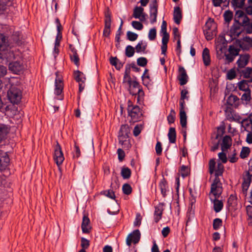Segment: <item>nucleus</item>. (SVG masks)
<instances>
[{
  "instance_id": "obj_26",
  "label": "nucleus",
  "mask_w": 252,
  "mask_h": 252,
  "mask_svg": "<svg viewBox=\"0 0 252 252\" xmlns=\"http://www.w3.org/2000/svg\"><path fill=\"white\" fill-rule=\"evenodd\" d=\"M202 59L204 65L208 66L210 64L211 59L210 56V51L207 48H205L202 52Z\"/></svg>"
},
{
  "instance_id": "obj_54",
  "label": "nucleus",
  "mask_w": 252,
  "mask_h": 252,
  "mask_svg": "<svg viewBox=\"0 0 252 252\" xmlns=\"http://www.w3.org/2000/svg\"><path fill=\"white\" fill-rule=\"evenodd\" d=\"M81 246L82 249L85 250L88 249L90 246V241L85 238H82L81 239Z\"/></svg>"
},
{
  "instance_id": "obj_60",
  "label": "nucleus",
  "mask_w": 252,
  "mask_h": 252,
  "mask_svg": "<svg viewBox=\"0 0 252 252\" xmlns=\"http://www.w3.org/2000/svg\"><path fill=\"white\" fill-rule=\"evenodd\" d=\"M209 172L210 174H213L215 171V168L216 165V162L214 159H211L209 161Z\"/></svg>"
},
{
  "instance_id": "obj_38",
  "label": "nucleus",
  "mask_w": 252,
  "mask_h": 252,
  "mask_svg": "<svg viewBox=\"0 0 252 252\" xmlns=\"http://www.w3.org/2000/svg\"><path fill=\"white\" fill-rule=\"evenodd\" d=\"M100 194L105 195L112 199H114L116 197L114 192L111 189L103 190L100 192Z\"/></svg>"
},
{
  "instance_id": "obj_41",
  "label": "nucleus",
  "mask_w": 252,
  "mask_h": 252,
  "mask_svg": "<svg viewBox=\"0 0 252 252\" xmlns=\"http://www.w3.org/2000/svg\"><path fill=\"white\" fill-rule=\"evenodd\" d=\"M212 28H215V23L214 21V20L209 18L207 21L206 22L205 26V30H212Z\"/></svg>"
},
{
  "instance_id": "obj_22",
  "label": "nucleus",
  "mask_w": 252,
  "mask_h": 252,
  "mask_svg": "<svg viewBox=\"0 0 252 252\" xmlns=\"http://www.w3.org/2000/svg\"><path fill=\"white\" fill-rule=\"evenodd\" d=\"M232 139L230 136L225 135L222 139V143L221 144V149L222 151L224 152L227 151L231 146Z\"/></svg>"
},
{
  "instance_id": "obj_15",
  "label": "nucleus",
  "mask_w": 252,
  "mask_h": 252,
  "mask_svg": "<svg viewBox=\"0 0 252 252\" xmlns=\"http://www.w3.org/2000/svg\"><path fill=\"white\" fill-rule=\"evenodd\" d=\"M8 67L10 70L16 74L21 71L23 69L22 63L18 61L9 63Z\"/></svg>"
},
{
  "instance_id": "obj_39",
  "label": "nucleus",
  "mask_w": 252,
  "mask_h": 252,
  "mask_svg": "<svg viewBox=\"0 0 252 252\" xmlns=\"http://www.w3.org/2000/svg\"><path fill=\"white\" fill-rule=\"evenodd\" d=\"M158 14L157 9H150V22L151 24H154L157 21V17Z\"/></svg>"
},
{
  "instance_id": "obj_57",
  "label": "nucleus",
  "mask_w": 252,
  "mask_h": 252,
  "mask_svg": "<svg viewBox=\"0 0 252 252\" xmlns=\"http://www.w3.org/2000/svg\"><path fill=\"white\" fill-rule=\"evenodd\" d=\"M137 64L141 66H145L147 64V60L146 58L140 57L137 60Z\"/></svg>"
},
{
  "instance_id": "obj_3",
  "label": "nucleus",
  "mask_w": 252,
  "mask_h": 252,
  "mask_svg": "<svg viewBox=\"0 0 252 252\" xmlns=\"http://www.w3.org/2000/svg\"><path fill=\"white\" fill-rule=\"evenodd\" d=\"M232 120L241 125V126H252V113L249 117H245L235 114L232 116Z\"/></svg>"
},
{
  "instance_id": "obj_25",
  "label": "nucleus",
  "mask_w": 252,
  "mask_h": 252,
  "mask_svg": "<svg viewBox=\"0 0 252 252\" xmlns=\"http://www.w3.org/2000/svg\"><path fill=\"white\" fill-rule=\"evenodd\" d=\"M173 17L175 23L179 24L182 18V15L181 10L179 6L174 7Z\"/></svg>"
},
{
  "instance_id": "obj_32",
  "label": "nucleus",
  "mask_w": 252,
  "mask_h": 252,
  "mask_svg": "<svg viewBox=\"0 0 252 252\" xmlns=\"http://www.w3.org/2000/svg\"><path fill=\"white\" fill-rule=\"evenodd\" d=\"M168 137L170 143H175L176 140V132L174 127H171L170 128L168 133Z\"/></svg>"
},
{
  "instance_id": "obj_43",
  "label": "nucleus",
  "mask_w": 252,
  "mask_h": 252,
  "mask_svg": "<svg viewBox=\"0 0 252 252\" xmlns=\"http://www.w3.org/2000/svg\"><path fill=\"white\" fill-rule=\"evenodd\" d=\"M224 171V166L219 162L217 164V168L215 170V175L221 176Z\"/></svg>"
},
{
  "instance_id": "obj_44",
  "label": "nucleus",
  "mask_w": 252,
  "mask_h": 252,
  "mask_svg": "<svg viewBox=\"0 0 252 252\" xmlns=\"http://www.w3.org/2000/svg\"><path fill=\"white\" fill-rule=\"evenodd\" d=\"M222 221L220 219L216 218L213 220V228L215 230H218L220 227L222 226Z\"/></svg>"
},
{
  "instance_id": "obj_59",
  "label": "nucleus",
  "mask_w": 252,
  "mask_h": 252,
  "mask_svg": "<svg viewBox=\"0 0 252 252\" xmlns=\"http://www.w3.org/2000/svg\"><path fill=\"white\" fill-rule=\"evenodd\" d=\"M131 25L134 29L137 30H141L143 28L142 24L138 21H133L132 22Z\"/></svg>"
},
{
  "instance_id": "obj_51",
  "label": "nucleus",
  "mask_w": 252,
  "mask_h": 252,
  "mask_svg": "<svg viewBox=\"0 0 252 252\" xmlns=\"http://www.w3.org/2000/svg\"><path fill=\"white\" fill-rule=\"evenodd\" d=\"M176 113L174 110L171 109L170 114L167 116V120L169 125L174 123L175 119Z\"/></svg>"
},
{
  "instance_id": "obj_2",
  "label": "nucleus",
  "mask_w": 252,
  "mask_h": 252,
  "mask_svg": "<svg viewBox=\"0 0 252 252\" xmlns=\"http://www.w3.org/2000/svg\"><path fill=\"white\" fill-rule=\"evenodd\" d=\"M127 112L133 122L140 121L142 118V113L140 108L138 106L133 105L130 100L127 101Z\"/></svg>"
},
{
  "instance_id": "obj_40",
  "label": "nucleus",
  "mask_w": 252,
  "mask_h": 252,
  "mask_svg": "<svg viewBox=\"0 0 252 252\" xmlns=\"http://www.w3.org/2000/svg\"><path fill=\"white\" fill-rule=\"evenodd\" d=\"M242 73L244 78L250 79L252 76V68L247 67L242 70Z\"/></svg>"
},
{
  "instance_id": "obj_7",
  "label": "nucleus",
  "mask_w": 252,
  "mask_h": 252,
  "mask_svg": "<svg viewBox=\"0 0 252 252\" xmlns=\"http://www.w3.org/2000/svg\"><path fill=\"white\" fill-rule=\"evenodd\" d=\"M140 231L138 229L134 230L127 236L126 239V245L130 246L132 242L134 244L137 243L140 240Z\"/></svg>"
},
{
  "instance_id": "obj_58",
  "label": "nucleus",
  "mask_w": 252,
  "mask_h": 252,
  "mask_svg": "<svg viewBox=\"0 0 252 252\" xmlns=\"http://www.w3.org/2000/svg\"><path fill=\"white\" fill-rule=\"evenodd\" d=\"M189 172L188 167L185 165H182L181 168V174L183 177L187 176Z\"/></svg>"
},
{
  "instance_id": "obj_50",
  "label": "nucleus",
  "mask_w": 252,
  "mask_h": 252,
  "mask_svg": "<svg viewBox=\"0 0 252 252\" xmlns=\"http://www.w3.org/2000/svg\"><path fill=\"white\" fill-rule=\"evenodd\" d=\"M127 38L131 41L136 40L138 37V34L130 31H128L126 33Z\"/></svg>"
},
{
  "instance_id": "obj_47",
  "label": "nucleus",
  "mask_w": 252,
  "mask_h": 252,
  "mask_svg": "<svg viewBox=\"0 0 252 252\" xmlns=\"http://www.w3.org/2000/svg\"><path fill=\"white\" fill-rule=\"evenodd\" d=\"M223 17L225 22L227 23L230 22L231 21L233 17L232 12L229 10H227L225 11V12L223 14Z\"/></svg>"
},
{
  "instance_id": "obj_37",
  "label": "nucleus",
  "mask_w": 252,
  "mask_h": 252,
  "mask_svg": "<svg viewBox=\"0 0 252 252\" xmlns=\"http://www.w3.org/2000/svg\"><path fill=\"white\" fill-rule=\"evenodd\" d=\"M135 53V48L131 45H127L126 48L125 54L128 58L132 57Z\"/></svg>"
},
{
  "instance_id": "obj_56",
  "label": "nucleus",
  "mask_w": 252,
  "mask_h": 252,
  "mask_svg": "<svg viewBox=\"0 0 252 252\" xmlns=\"http://www.w3.org/2000/svg\"><path fill=\"white\" fill-rule=\"evenodd\" d=\"M157 35L156 29L155 28L151 29L148 33V37L150 40H154Z\"/></svg>"
},
{
  "instance_id": "obj_30",
  "label": "nucleus",
  "mask_w": 252,
  "mask_h": 252,
  "mask_svg": "<svg viewBox=\"0 0 252 252\" xmlns=\"http://www.w3.org/2000/svg\"><path fill=\"white\" fill-rule=\"evenodd\" d=\"M249 83H251V82H249V80H243L239 82L238 83V87L239 90L245 92L251 91L249 89Z\"/></svg>"
},
{
  "instance_id": "obj_62",
  "label": "nucleus",
  "mask_w": 252,
  "mask_h": 252,
  "mask_svg": "<svg viewBox=\"0 0 252 252\" xmlns=\"http://www.w3.org/2000/svg\"><path fill=\"white\" fill-rule=\"evenodd\" d=\"M213 30H204V33L205 35L206 38L207 40H210L213 38V34L212 32Z\"/></svg>"
},
{
  "instance_id": "obj_35",
  "label": "nucleus",
  "mask_w": 252,
  "mask_h": 252,
  "mask_svg": "<svg viewBox=\"0 0 252 252\" xmlns=\"http://www.w3.org/2000/svg\"><path fill=\"white\" fill-rule=\"evenodd\" d=\"M251 99V91L245 92V93L242 94L241 98L242 102L246 105L250 103Z\"/></svg>"
},
{
  "instance_id": "obj_9",
  "label": "nucleus",
  "mask_w": 252,
  "mask_h": 252,
  "mask_svg": "<svg viewBox=\"0 0 252 252\" xmlns=\"http://www.w3.org/2000/svg\"><path fill=\"white\" fill-rule=\"evenodd\" d=\"M245 26L240 23L234 22L230 30L231 36L234 38L238 37L242 32V26Z\"/></svg>"
},
{
  "instance_id": "obj_16",
  "label": "nucleus",
  "mask_w": 252,
  "mask_h": 252,
  "mask_svg": "<svg viewBox=\"0 0 252 252\" xmlns=\"http://www.w3.org/2000/svg\"><path fill=\"white\" fill-rule=\"evenodd\" d=\"M163 203H159L156 207L154 213V220L157 223L161 219L163 211Z\"/></svg>"
},
{
  "instance_id": "obj_5",
  "label": "nucleus",
  "mask_w": 252,
  "mask_h": 252,
  "mask_svg": "<svg viewBox=\"0 0 252 252\" xmlns=\"http://www.w3.org/2000/svg\"><path fill=\"white\" fill-rule=\"evenodd\" d=\"M54 159L58 165L62 164L64 159L61 147L58 142L54 148Z\"/></svg>"
},
{
  "instance_id": "obj_48",
  "label": "nucleus",
  "mask_w": 252,
  "mask_h": 252,
  "mask_svg": "<svg viewBox=\"0 0 252 252\" xmlns=\"http://www.w3.org/2000/svg\"><path fill=\"white\" fill-rule=\"evenodd\" d=\"M245 0H232L231 3L234 7L242 8L245 3Z\"/></svg>"
},
{
  "instance_id": "obj_8",
  "label": "nucleus",
  "mask_w": 252,
  "mask_h": 252,
  "mask_svg": "<svg viewBox=\"0 0 252 252\" xmlns=\"http://www.w3.org/2000/svg\"><path fill=\"white\" fill-rule=\"evenodd\" d=\"M234 22L240 23L243 25H248L249 24V19L242 11L238 10L236 12Z\"/></svg>"
},
{
  "instance_id": "obj_10",
  "label": "nucleus",
  "mask_w": 252,
  "mask_h": 252,
  "mask_svg": "<svg viewBox=\"0 0 252 252\" xmlns=\"http://www.w3.org/2000/svg\"><path fill=\"white\" fill-rule=\"evenodd\" d=\"M10 158L5 152L0 151V170L5 169L9 164Z\"/></svg>"
},
{
  "instance_id": "obj_21",
  "label": "nucleus",
  "mask_w": 252,
  "mask_h": 252,
  "mask_svg": "<svg viewBox=\"0 0 252 252\" xmlns=\"http://www.w3.org/2000/svg\"><path fill=\"white\" fill-rule=\"evenodd\" d=\"M250 57V56L248 54L240 55L237 62L238 66L239 68H244L248 63Z\"/></svg>"
},
{
  "instance_id": "obj_23",
  "label": "nucleus",
  "mask_w": 252,
  "mask_h": 252,
  "mask_svg": "<svg viewBox=\"0 0 252 252\" xmlns=\"http://www.w3.org/2000/svg\"><path fill=\"white\" fill-rule=\"evenodd\" d=\"M128 138L129 135L125 136L122 135V134L120 135H118L119 143L122 145L123 148L129 149L131 147V144Z\"/></svg>"
},
{
  "instance_id": "obj_45",
  "label": "nucleus",
  "mask_w": 252,
  "mask_h": 252,
  "mask_svg": "<svg viewBox=\"0 0 252 252\" xmlns=\"http://www.w3.org/2000/svg\"><path fill=\"white\" fill-rule=\"evenodd\" d=\"M7 133V127H0V142L5 138Z\"/></svg>"
},
{
  "instance_id": "obj_52",
  "label": "nucleus",
  "mask_w": 252,
  "mask_h": 252,
  "mask_svg": "<svg viewBox=\"0 0 252 252\" xmlns=\"http://www.w3.org/2000/svg\"><path fill=\"white\" fill-rule=\"evenodd\" d=\"M123 191L124 194L129 195L131 193L132 188L128 184H125L122 187Z\"/></svg>"
},
{
  "instance_id": "obj_28",
  "label": "nucleus",
  "mask_w": 252,
  "mask_h": 252,
  "mask_svg": "<svg viewBox=\"0 0 252 252\" xmlns=\"http://www.w3.org/2000/svg\"><path fill=\"white\" fill-rule=\"evenodd\" d=\"M55 94L58 95L61 94L63 90V82L62 79L56 78L55 82Z\"/></svg>"
},
{
  "instance_id": "obj_24",
  "label": "nucleus",
  "mask_w": 252,
  "mask_h": 252,
  "mask_svg": "<svg viewBox=\"0 0 252 252\" xmlns=\"http://www.w3.org/2000/svg\"><path fill=\"white\" fill-rule=\"evenodd\" d=\"M90 222V221L88 217L84 216L83 218V220L81 225V227L83 233H88L90 232V231L91 229Z\"/></svg>"
},
{
  "instance_id": "obj_46",
  "label": "nucleus",
  "mask_w": 252,
  "mask_h": 252,
  "mask_svg": "<svg viewBox=\"0 0 252 252\" xmlns=\"http://www.w3.org/2000/svg\"><path fill=\"white\" fill-rule=\"evenodd\" d=\"M111 24L105 23L104 29L103 30V35L105 37H108L110 34Z\"/></svg>"
},
{
  "instance_id": "obj_29",
  "label": "nucleus",
  "mask_w": 252,
  "mask_h": 252,
  "mask_svg": "<svg viewBox=\"0 0 252 252\" xmlns=\"http://www.w3.org/2000/svg\"><path fill=\"white\" fill-rule=\"evenodd\" d=\"M180 120L181 126H186L187 115L185 111V106H180Z\"/></svg>"
},
{
  "instance_id": "obj_34",
  "label": "nucleus",
  "mask_w": 252,
  "mask_h": 252,
  "mask_svg": "<svg viewBox=\"0 0 252 252\" xmlns=\"http://www.w3.org/2000/svg\"><path fill=\"white\" fill-rule=\"evenodd\" d=\"M147 46V44L145 42L141 41L138 43L135 46V50L137 53L143 52L144 53Z\"/></svg>"
},
{
  "instance_id": "obj_17",
  "label": "nucleus",
  "mask_w": 252,
  "mask_h": 252,
  "mask_svg": "<svg viewBox=\"0 0 252 252\" xmlns=\"http://www.w3.org/2000/svg\"><path fill=\"white\" fill-rule=\"evenodd\" d=\"M127 83L129 85V93L133 95H136L137 90L142 88L136 81L130 80V82H127Z\"/></svg>"
},
{
  "instance_id": "obj_42",
  "label": "nucleus",
  "mask_w": 252,
  "mask_h": 252,
  "mask_svg": "<svg viewBox=\"0 0 252 252\" xmlns=\"http://www.w3.org/2000/svg\"><path fill=\"white\" fill-rule=\"evenodd\" d=\"M130 127H121L118 135H123L124 136H128L130 133Z\"/></svg>"
},
{
  "instance_id": "obj_49",
  "label": "nucleus",
  "mask_w": 252,
  "mask_h": 252,
  "mask_svg": "<svg viewBox=\"0 0 252 252\" xmlns=\"http://www.w3.org/2000/svg\"><path fill=\"white\" fill-rule=\"evenodd\" d=\"M250 153V150L248 147H243L242 149L241 152L240 153V157L242 158H245L248 157Z\"/></svg>"
},
{
  "instance_id": "obj_31",
  "label": "nucleus",
  "mask_w": 252,
  "mask_h": 252,
  "mask_svg": "<svg viewBox=\"0 0 252 252\" xmlns=\"http://www.w3.org/2000/svg\"><path fill=\"white\" fill-rule=\"evenodd\" d=\"M159 186L163 197H165L166 196V192L168 188V185L167 182L164 179H163L160 181L159 184Z\"/></svg>"
},
{
  "instance_id": "obj_4",
  "label": "nucleus",
  "mask_w": 252,
  "mask_h": 252,
  "mask_svg": "<svg viewBox=\"0 0 252 252\" xmlns=\"http://www.w3.org/2000/svg\"><path fill=\"white\" fill-rule=\"evenodd\" d=\"M74 77L79 83V93H81L85 87L86 77L83 72L76 70L74 72Z\"/></svg>"
},
{
  "instance_id": "obj_12",
  "label": "nucleus",
  "mask_w": 252,
  "mask_h": 252,
  "mask_svg": "<svg viewBox=\"0 0 252 252\" xmlns=\"http://www.w3.org/2000/svg\"><path fill=\"white\" fill-rule=\"evenodd\" d=\"M251 182V175L249 172H247L246 176L243 178V182L242 184V192L244 196L247 195V192L249 188Z\"/></svg>"
},
{
  "instance_id": "obj_63",
  "label": "nucleus",
  "mask_w": 252,
  "mask_h": 252,
  "mask_svg": "<svg viewBox=\"0 0 252 252\" xmlns=\"http://www.w3.org/2000/svg\"><path fill=\"white\" fill-rule=\"evenodd\" d=\"M239 50L235 48L233 46H230L229 47V53L234 56L239 54Z\"/></svg>"
},
{
  "instance_id": "obj_20",
  "label": "nucleus",
  "mask_w": 252,
  "mask_h": 252,
  "mask_svg": "<svg viewBox=\"0 0 252 252\" xmlns=\"http://www.w3.org/2000/svg\"><path fill=\"white\" fill-rule=\"evenodd\" d=\"M226 103L228 105L236 108L240 105V101L236 95L231 94L228 97Z\"/></svg>"
},
{
  "instance_id": "obj_14",
  "label": "nucleus",
  "mask_w": 252,
  "mask_h": 252,
  "mask_svg": "<svg viewBox=\"0 0 252 252\" xmlns=\"http://www.w3.org/2000/svg\"><path fill=\"white\" fill-rule=\"evenodd\" d=\"M69 49L71 52V53L70 54V60L77 66H78L80 64V59L77 50L71 44L69 45Z\"/></svg>"
},
{
  "instance_id": "obj_64",
  "label": "nucleus",
  "mask_w": 252,
  "mask_h": 252,
  "mask_svg": "<svg viewBox=\"0 0 252 252\" xmlns=\"http://www.w3.org/2000/svg\"><path fill=\"white\" fill-rule=\"evenodd\" d=\"M249 5L246 7V13L249 15H252V0H249Z\"/></svg>"
},
{
  "instance_id": "obj_13",
  "label": "nucleus",
  "mask_w": 252,
  "mask_h": 252,
  "mask_svg": "<svg viewBox=\"0 0 252 252\" xmlns=\"http://www.w3.org/2000/svg\"><path fill=\"white\" fill-rule=\"evenodd\" d=\"M144 8L141 6H136L133 13V16L136 19H139L141 21L145 20L146 14L144 13Z\"/></svg>"
},
{
  "instance_id": "obj_36",
  "label": "nucleus",
  "mask_w": 252,
  "mask_h": 252,
  "mask_svg": "<svg viewBox=\"0 0 252 252\" xmlns=\"http://www.w3.org/2000/svg\"><path fill=\"white\" fill-rule=\"evenodd\" d=\"M121 174L123 179H127L130 177L131 172L129 168L124 167L122 168Z\"/></svg>"
},
{
  "instance_id": "obj_27",
  "label": "nucleus",
  "mask_w": 252,
  "mask_h": 252,
  "mask_svg": "<svg viewBox=\"0 0 252 252\" xmlns=\"http://www.w3.org/2000/svg\"><path fill=\"white\" fill-rule=\"evenodd\" d=\"M212 201L213 202L214 209L216 213L220 212L223 208V203L221 201L219 200L218 198H213L212 196L210 197Z\"/></svg>"
},
{
  "instance_id": "obj_55",
  "label": "nucleus",
  "mask_w": 252,
  "mask_h": 252,
  "mask_svg": "<svg viewBox=\"0 0 252 252\" xmlns=\"http://www.w3.org/2000/svg\"><path fill=\"white\" fill-rule=\"evenodd\" d=\"M236 72L234 69H231L227 73L226 78L227 79L229 80H231L234 79L236 77Z\"/></svg>"
},
{
  "instance_id": "obj_53",
  "label": "nucleus",
  "mask_w": 252,
  "mask_h": 252,
  "mask_svg": "<svg viewBox=\"0 0 252 252\" xmlns=\"http://www.w3.org/2000/svg\"><path fill=\"white\" fill-rule=\"evenodd\" d=\"M20 117L19 114L15 115L13 117L10 119L9 121L11 124L19 125L21 122V119H19Z\"/></svg>"
},
{
  "instance_id": "obj_61",
  "label": "nucleus",
  "mask_w": 252,
  "mask_h": 252,
  "mask_svg": "<svg viewBox=\"0 0 252 252\" xmlns=\"http://www.w3.org/2000/svg\"><path fill=\"white\" fill-rule=\"evenodd\" d=\"M162 144L160 142L158 141L156 145V154L160 156L162 153Z\"/></svg>"
},
{
  "instance_id": "obj_18",
  "label": "nucleus",
  "mask_w": 252,
  "mask_h": 252,
  "mask_svg": "<svg viewBox=\"0 0 252 252\" xmlns=\"http://www.w3.org/2000/svg\"><path fill=\"white\" fill-rule=\"evenodd\" d=\"M222 192L221 186H216L215 185H211L210 197L213 198H218Z\"/></svg>"
},
{
  "instance_id": "obj_19",
  "label": "nucleus",
  "mask_w": 252,
  "mask_h": 252,
  "mask_svg": "<svg viewBox=\"0 0 252 252\" xmlns=\"http://www.w3.org/2000/svg\"><path fill=\"white\" fill-rule=\"evenodd\" d=\"M9 47L7 37L4 34L0 33V51H5Z\"/></svg>"
},
{
  "instance_id": "obj_11",
  "label": "nucleus",
  "mask_w": 252,
  "mask_h": 252,
  "mask_svg": "<svg viewBox=\"0 0 252 252\" xmlns=\"http://www.w3.org/2000/svg\"><path fill=\"white\" fill-rule=\"evenodd\" d=\"M178 79L181 86L186 84L188 81V76L186 70L183 66H180L179 68Z\"/></svg>"
},
{
  "instance_id": "obj_6",
  "label": "nucleus",
  "mask_w": 252,
  "mask_h": 252,
  "mask_svg": "<svg viewBox=\"0 0 252 252\" xmlns=\"http://www.w3.org/2000/svg\"><path fill=\"white\" fill-rule=\"evenodd\" d=\"M1 52H2L3 57V64H9V63L13 62V60H16L18 57L9 47L7 50L2 51Z\"/></svg>"
},
{
  "instance_id": "obj_33",
  "label": "nucleus",
  "mask_w": 252,
  "mask_h": 252,
  "mask_svg": "<svg viewBox=\"0 0 252 252\" xmlns=\"http://www.w3.org/2000/svg\"><path fill=\"white\" fill-rule=\"evenodd\" d=\"M189 92L187 89H184L181 91V98L180 100V106H185V99H188L189 96L187 95L188 94Z\"/></svg>"
},
{
  "instance_id": "obj_1",
  "label": "nucleus",
  "mask_w": 252,
  "mask_h": 252,
  "mask_svg": "<svg viewBox=\"0 0 252 252\" xmlns=\"http://www.w3.org/2000/svg\"><path fill=\"white\" fill-rule=\"evenodd\" d=\"M22 93L19 87L12 85L7 91V97L9 101L13 104H18L21 101Z\"/></svg>"
}]
</instances>
